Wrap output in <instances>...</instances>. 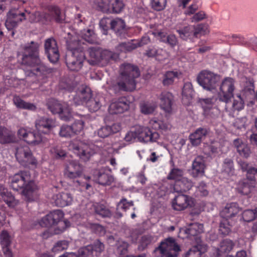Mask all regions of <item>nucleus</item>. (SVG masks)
<instances>
[{
    "label": "nucleus",
    "mask_w": 257,
    "mask_h": 257,
    "mask_svg": "<svg viewBox=\"0 0 257 257\" xmlns=\"http://www.w3.org/2000/svg\"><path fill=\"white\" fill-rule=\"evenodd\" d=\"M17 136L27 144L37 145L44 142V139L39 133L29 131L25 128H21L17 132Z\"/></svg>",
    "instance_id": "obj_13"
},
{
    "label": "nucleus",
    "mask_w": 257,
    "mask_h": 257,
    "mask_svg": "<svg viewBox=\"0 0 257 257\" xmlns=\"http://www.w3.org/2000/svg\"><path fill=\"white\" fill-rule=\"evenodd\" d=\"M244 107V101L240 94H237L235 97L233 98L231 107L229 108L232 111H239Z\"/></svg>",
    "instance_id": "obj_54"
},
{
    "label": "nucleus",
    "mask_w": 257,
    "mask_h": 257,
    "mask_svg": "<svg viewBox=\"0 0 257 257\" xmlns=\"http://www.w3.org/2000/svg\"><path fill=\"white\" fill-rule=\"evenodd\" d=\"M70 126L74 135L79 133L84 128V120L83 117H80V119H76L72 125Z\"/></svg>",
    "instance_id": "obj_57"
},
{
    "label": "nucleus",
    "mask_w": 257,
    "mask_h": 257,
    "mask_svg": "<svg viewBox=\"0 0 257 257\" xmlns=\"http://www.w3.org/2000/svg\"><path fill=\"white\" fill-rule=\"evenodd\" d=\"M110 28L117 36L121 37L126 32L124 21L119 18H116L111 21Z\"/></svg>",
    "instance_id": "obj_34"
},
{
    "label": "nucleus",
    "mask_w": 257,
    "mask_h": 257,
    "mask_svg": "<svg viewBox=\"0 0 257 257\" xmlns=\"http://www.w3.org/2000/svg\"><path fill=\"white\" fill-rule=\"evenodd\" d=\"M69 147L70 150L84 162L88 161L95 153L104 154L105 151L104 144L101 142L90 145L82 141L74 140L71 142Z\"/></svg>",
    "instance_id": "obj_3"
},
{
    "label": "nucleus",
    "mask_w": 257,
    "mask_h": 257,
    "mask_svg": "<svg viewBox=\"0 0 257 257\" xmlns=\"http://www.w3.org/2000/svg\"><path fill=\"white\" fill-rule=\"evenodd\" d=\"M0 195L2 196L4 201L9 205V207L14 208L16 205V201L15 196L11 193L9 192L5 188L2 191H0Z\"/></svg>",
    "instance_id": "obj_42"
},
{
    "label": "nucleus",
    "mask_w": 257,
    "mask_h": 257,
    "mask_svg": "<svg viewBox=\"0 0 257 257\" xmlns=\"http://www.w3.org/2000/svg\"><path fill=\"white\" fill-rule=\"evenodd\" d=\"M215 99L214 98H208L200 100V103L204 110V113L208 115L209 110L212 109Z\"/></svg>",
    "instance_id": "obj_53"
},
{
    "label": "nucleus",
    "mask_w": 257,
    "mask_h": 257,
    "mask_svg": "<svg viewBox=\"0 0 257 257\" xmlns=\"http://www.w3.org/2000/svg\"><path fill=\"white\" fill-rule=\"evenodd\" d=\"M87 51L89 56L96 61H99L100 59H103L102 55L104 52L101 53L99 49L94 47L89 48Z\"/></svg>",
    "instance_id": "obj_63"
},
{
    "label": "nucleus",
    "mask_w": 257,
    "mask_h": 257,
    "mask_svg": "<svg viewBox=\"0 0 257 257\" xmlns=\"http://www.w3.org/2000/svg\"><path fill=\"white\" fill-rule=\"evenodd\" d=\"M159 36L162 42L168 43L172 47L177 44V39L174 34L167 35L164 33L160 32L159 33Z\"/></svg>",
    "instance_id": "obj_47"
},
{
    "label": "nucleus",
    "mask_w": 257,
    "mask_h": 257,
    "mask_svg": "<svg viewBox=\"0 0 257 257\" xmlns=\"http://www.w3.org/2000/svg\"><path fill=\"white\" fill-rule=\"evenodd\" d=\"M182 94L183 99L186 98L189 101L193 94V86L191 82H186L184 83Z\"/></svg>",
    "instance_id": "obj_52"
},
{
    "label": "nucleus",
    "mask_w": 257,
    "mask_h": 257,
    "mask_svg": "<svg viewBox=\"0 0 257 257\" xmlns=\"http://www.w3.org/2000/svg\"><path fill=\"white\" fill-rule=\"evenodd\" d=\"M192 186V182L187 178L183 177L174 183L173 188L174 191L182 193L189 190Z\"/></svg>",
    "instance_id": "obj_31"
},
{
    "label": "nucleus",
    "mask_w": 257,
    "mask_h": 257,
    "mask_svg": "<svg viewBox=\"0 0 257 257\" xmlns=\"http://www.w3.org/2000/svg\"><path fill=\"white\" fill-rule=\"evenodd\" d=\"M234 80L230 77L225 78L220 86V91L217 94L216 100L224 102L225 103V108L226 111H229L227 105L233 97V91L235 89Z\"/></svg>",
    "instance_id": "obj_9"
},
{
    "label": "nucleus",
    "mask_w": 257,
    "mask_h": 257,
    "mask_svg": "<svg viewBox=\"0 0 257 257\" xmlns=\"http://www.w3.org/2000/svg\"><path fill=\"white\" fill-rule=\"evenodd\" d=\"M52 200L56 206L64 207L72 204L73 197L72 194L68 192H62L54 194L52 197Z\"/></svg>",
    "instance_id": "obj_23"
},
{
    "label": "nucleus",
    "mask_w": 257,
    "mask_h": 257,
    "mask_svg": "<svg viewBox=\"0 0 257 257\" xmlns=\"http://www.w3.org/2000/svg\"><path fill=\"white\" fill-rule=\"evenodd\" d=\"M149 126L153 129L161 132H166L169 130L170 125L157 117H154L149 121Z\"/></svg>",
    "instance_id": "obj_37"
},
{
    "label": "nucleus",
    "mask_w": 257,
    "mask_h": 257,
    "mask_svg": "<svg viewBox=\"0 0 257 257\" xmlns=\"http://www.w3.org/2000/svg\"><path fill=\"white\" fill-rule=\"evenodd\" d=\"M81 41L77 42L78 46L71 48V54H66L65 63L68 68L72 71H78L83 66L85 58V51L86 50V45L82 42L83 45L79 46Z\"/></svg>",
    "instance_id": "obj_5"
},
{
    "label": "nucleus",
    "mask_w": 257,
    "mask_h": 257,
    "mask_svg": "<svg viewBox=\"0 0 257 257\" xmlns=\"http://www.w3.org/2000/svg\"><path fill=\"white\" fill-rule=\"evenodd\" d=\"M0 195L2 196L4 201L9 205V207L14 208L16 205V201L15 196L11 193L9 192L5 188L2 191H0Z\"/></svg>",
    "instance_id": "obj_43"
},
{
    "label": "nucleus",
    "mask_w": 257,
    "mask_h": 257,
    "mask_svg": "<svg viewBox=\"0 0 257 257\" xmlns=\"http://www.w3.org/2000/svg\"><path fill=\"white\" fill-rule=\"evenodd\" d=\"M59 134L60 137L64 138L71 137L74 135L71 126L66 124L61 126Z\"/></svg>",
    "instance_id": "obj_62"
},
{
    "label": "nucleus",
    "mask_w": 257,
    "mask_h": 257,
    "mask_svg": "<svg viewBox=\"0 0 257 257\" xmlns=\"http://www.w3.org/2000/svg\"><path fill=\"white\" fill-rule=\"evenodd\" d=\"M220 77L210 71L202 70L198 75L197 81L204 89L211 91L219 84Z\"/></svg>",
    "instance_id": "obj_10"
},
{
    "label": "nucleus",
    "mask_w": 257,
    "mask_h": 257,
    "mask_svg": "<svg viewBox=\"0 0 257 257\" xmlns=\"http://www.w3.org/2000/svg\"><path fill=\"white\" fill-rule=\"evenodd\" d=\"M110 11L108 12L113 13H120L124 7L123 2L121 0H109Z\"/></svg>",
    "instance_id": "obj_48"
},
{
    "label": "nucleus",
    "mask_w": 257,
    "mask_h": 257,
    "mask_svg": "<svg viewBox=\"0 0 257 257\" xmlns=\"http://www.w3.org/2000/svg\"><path fill=\"white\" fill-rule=\"evenodd\" d=\"M137 133L139 140L144 143L155 142L160 137L158 133L152 132L149 127H140Z\"/></svg>",
    "instance_id": "obj_17"
},
{
    "label": "nucleus",
    "mask_w": 257,
    "mask_h": 257,
    "mask_svg": "<svg viewBox=\"0 0 257 257\" xmlns=\"http://www.w3.org/2000/svg\"><path fill=\"white\" fill-rule=\"evenodd\" d=\"M5 25L10 35L14 37L16 27V9L15 8L11 9L7 13Z\"/></svg>",
    "instance_id": "obj_28"
},
{
    "label": "nucleus",
    "mask_w": 257,
    "mask_h": 257,
    "mask_svg": "<svg viewBox=\"0 0 257 257\" xmlns=\"http://www.w3.org/2000/svg\"><path fill=\"white\" fill-rule=\"evenodd\" d=\"M1 244L3 249L5 248H10L11 240L10 236L8 232L6 230H3L0 234Z\"/></svg>",
    "instance_id": "obj_55"
},
{
    "label": "nucleus",
    "mask_w": 257,
    "mask_h": 257,
    "mask_svg": "<svg viewBox=\"0 0 257 257\" xmlns=\"http://www.w3.org/2000/svg\"><path fill=\"white\" fill-rule=\"evenodd\" d=\"M92 209L98 215L103 218H109L111 213L110 210L103 204L94 203L92 206Z\"/></svg>",
    "instance_id": "obj_39"
},
{
    "label": "nucleus",
    "mask_w": 257,
    "mask_h": 257,
    "mask_svg": "<svg viewBox=\"0 0 257 257\" xmlns=\"http://www.w3.org/2000/svg\"><path fill=\"white\" fill-rule=\"evenodd\" d=\"M138 47V43L137 40H132L127 42H123L119 44L117 47V50L120 52H130Z\"/></svg>",
    "instance_id": "obj_40"
},
{
    "label": "nucleus",
    "mask_w": 257,
    "mask_h": 257,
    "mask_svg": "<svg viewBox=\"0 0 257 257\" xmlns=\"http://www.w3.org/2000/svg\"><path fill=\"white\" fill-rule=\"evenodd\" d=\"M120 129L121 125L119 123H113L111 125H106L101 127L98 131V135L102 138H106L111 134L117 133Z\"/></svg>",
    "instance_id": "obj_32"
},
{
    "label": "nucleus",
    "mask_w": 257,
    "mask_h": 257,
    "mask_svg": "<svg viewBox=\"0 0 257 257\" xmlns=\"http://www.w3.org/2000/svg\"><path fill=\"white\" fill-rule=\"evenodd\" d=\"M196 239V244H194L183 257H201L202 253L207 250V246L202 243L201 239L198 237Z\"/></svg>",
    "instance_id": "obj_25"
},
{
    "label": "nucleus",
    "mask_w": 257,
    "mask_h": 257,
    "mask_svg": "<svg viewBox=\"0 0 257 257\" xmlns=\"http://www.w3.org/2000/svg\"><path fill=\"white\" fill-rule=\"evenodd\" d=\"M180 250V246L175 239L168 237L161 242L154 250V254L156 257H176Z\"/></svg>",
    "instance_id": "obj_8"
},
{
    "label": "nucleus",
    "mask_w": 257,
    "mask_h": 257,
    "mask_svg": "<svg viewBox=\"0 0 257 257\" xmlns=\"http://www.w3.org/2000/svg\"><path fill=\"white\" fill-rule=\"evenodd\" d=\"M92 249V247L90 245L80 248L76 253L77 257H89L92 255L93 254L91 251Z\"/></svg>",
    "instance_id": "obj_64"
},
{
    "label": "nucleus",
    "mask_w": 257,
    "mask_h": 257,
    "mask_svg": "<svg viewBox=\"0 0 257 257\" xmlns=\"http://www.w3.org/2000/svg\"><path fill=\"white\" fill-rule=\"evenodd\" d=\"M194 204V200L192 197L183 194H179L175 196L172 201L173 208L177 211H182L188 207H192Z\"/></svg>",
    "instance_id": "obj_15"
},
{
    "label": "nucleus",
    "mask_w": 257,
    "mask_h": 257,
    "mask_svg": "<svg viewBox=\"0 0 257 257\" xmlns=\"http://www.w3.org/2000/svg\"><path fill=\"white\" fill-rule=\"evenodd\" d=\"M94 3L100 11L105 13L110 11L109 0H95Z\"/></svg>",
    "instance_id": "obj_58"
},
{
    "label": "nucleus",
    "mask_w": 257,
    "mask_h": 257,
    "mask_svg": "<svg viewBox=\"0 0 257 257\" xmlns=\"http://www.w3.org/2000/svg\"><path fill=\"white\" fill-rule=\"evenodd\" d=\"M256 176L247 177L238 182L236 189L242 195H247L254 189Z\"/></svg>",
    "instance_id": "obj_18"
},
{
    "label": "nucleus",
    "mask_w": 257,
    "mask_h": 257,
    "mask_svg": "<svg viewBox=\"0 0 257 257\" xmlns=\"http://www.w3.org/2000/svg\"><path fill=\"white\" fill-rule=\"evenodd\" d=\"M183 177V171L175 168L172 169L167 176L168 180H174L175 182Z\"/></svg>",
    "instance_id": "obj_51"
},
{
    "label": "nucleus",
    "mask_w": 257,
    "mask_h": 257,
    "mask_svg": "<svg viewBox=\"0 0 257 257\" xmlns=\"http://www.w3.org/2000/svg\"><path fill=\"white\" fill-rule=\"evenodd\" d=\"M234 246V243L230 239H224L220 242V247L218 248V254L230 251Z\"/></svg>",
    "instance_id": "obj_50"
},
{
    "label": "nucleus",
    "mask_w": 257,
    "mask_h": 257,
    "mask_svg": "<svg viewBox=\"0 0 257 257\" xmlns=\"http://www.w3.org/2000/svg\"><path fill=\"white\" fill-rule=\"evenodd\" d=\"M62 211L57 209L50 212L38 222V225H57L64 217Z\"/></svg>",
    "instance_id": "obj_19"
},
{
    "label": "nucleus",
    "mask_w": 257,
    "mask_h": 257,
    "mask_svg": "<svg viewBox=\"0 0 257 257\" xmlns=\"http://www.w3.org/2000/svg\"><path fill=\"white\" fill-rule=\"evenodd\" d=\"M50 152L53 157L55 159H62L64 158L66 155L65 151L62 149L60 146H55L52 147L50 150Z\"/></svg>",
    "instance_id": "obj_59"
},
{
    "label": "nucleus",
    "mask_w": 257,
    "mask_h": 257,
    "mask_svg": "<svg viewBox=\"0 0 257 257\" xmlns=\"http://www.w3.org/2000/svg\"><path fill=\"white\" fill-rule=\"evenodd\" d=\"M65 228L62 226V228L58 226H49L46 230L42 234V236L44 239H47L54 234H58L64 231Z\"/></svg>",
    "instance_id": "obj_46"
},
{
    "label": "nucleus",
    "mask_w": 257,
    "mask_h": 257,
    "mask_svg": "<svg viewBox=\"0 0 257 257\" xmlns=\"http://www.w3.org/2000/svg\"><path fill=\"white\" fill-rule=\"evenodd\" d=\"M208 133L207 129L199 127L189 136V140L193 146L199 145L202 141L203 137H205Z\"/></svg>",
    "instance_id": "obj_35"
},
{
    "label": "nucleus",
    "mask_w": 257,
    "mask_h": 257,
    "mask_svg": "<svg viewBox=\"0 0 257 257\" xmlns=\"http://www.w3.org/2000/svg\"><path fill=\"white\" fill-rule=\"evenodd\" d=\"M46 18L50 21H55L57 23H61L63 21L61 10L59 7L55 5H50L47 7Z\"/></svg>",
    "instance_id": "obj_30"
},
{
    "label": "nucleus",
    "mask_w": 257,
    "mask_h": 257,
    "mask_svg": "<svg viewBox=\"0 0 257 257\" xmlns=\"http://www.w3.org/2000/svg\"><path fill=\"white\" fill-rule=\"evenodd\" d=\"M120 80L117 83L120 90L133 91L136 86V78L140 75L137 66L129 63H124L120 67Z\"/></svg>",
    "instance_id": "obj_4"
},
{
    "label": "nucleus",
    "mask_w": 257,
    "mask_h": 257,
    "mask_svg": "<svg viewBox=\"0 0 257 257\" xmlns=\"http://www.w3.org/2000/svg\"><path fill=\"white\" fill-rule=\"evenodd\" d=\"M205 162L202 156H197L192 165L191 175L193 177L202 176L204 175Z\"/></svg>",
    "instance_id": "obj_27"
},
{
    "label": "nucleus",
    "mask_w": 257,
    "mask_h": 257,
    "mask_svg": "<svg viewBox=\"0 0 257 257\" xmlns=\"http://www.w3.org/2000/svg\"><path fill=\"white\" fill-rule=\"evenodd\" d=\"M242 218L244 221L249 222L254 220V225H257V207L254 210L248 209L244 210L242 214Z\"/></svg>",
    "instance_id": "obj_45"
},
{
    "label": "nucleus",
    "mask_w": 257,
    "mask_h": 257,
    "mask_svg": "<svg viewBox=\"0 0 257 257\" xmlns=\"http://www.w3.org/2000/svg\"><path fill=\"white\" fill-rule=\"evenodd\" d=\"M178 77V73L171 71H167L163 76L162 83L164 86L172 85L175 78Z\"/></svg>",
    "instance_id": "obj_49"
},
{
    "label": "nucleus",
    "mask_w": 257,
    "mask_h": 257,
    "mask_svg": "<svg viewBox=\"0 0 257 257\" xmlns=\"http://www.w3.org/2000/svg\"><path fill=\"white\" fill-rule=\"evenodd\" d=\"M156 108L155 103L149 101H143L140 103V111L146 115L152 114Z\"/></svg>",
    "instance_id": "obj_41"
},
{
    "label": "nucleus",
    "mask_w": 257,
    "mask_h": 257,
    "mask_svg": "<svg viewBox=\"0 0 257 257\" xmlns=\"http://www.w3.org/2000/svg\"><path fill=\"white\" fill-rule=\"evenodd\" d=\"M239 164L243 172H246V177L250 178L252 176L257 177V168L250 166L244 161H240Z\"/></svg>",
    "instance_id": "obj_44"
},
{
    "label": "nucleus",
    "mask_w": 257,
    "mask_h": 257,
    "mask_svg": "<svg viewBox=\"0 0 257 257\" xmlns=\"http://www.w3.org/2000/svg\"><path fill=\"white\" fill-rule=\"evenodd\" d=\"M83 172V166L76 161H72L66 166L64 174L66 177L72 180L74 186L83 191L91 187L89 183L91 177L85 175Z\"/></svg>",
    "instance_id": "obj_2"
},
{
    "label": "nucleus",
    "mask_w": 257,
    "mask_h": 257,
    "mask_svg": "<svg viewBox=\"0 0 257 257\" xmlns=\"http://www.w3.org/2000/svg\"><path fill=\"white\" fill-rule=\"evenodd\" d=\"M22 155L24 157L23 165L29 168H36L38 162L36 159L33 156L32 153L28 147L23 148L17 147V155Z\"/></svg>",
    "instance_id": "obj_21"
},
{
    "label": "nucleus",
    "mask_w": 257,
    "mask_h": 257,
    "mask_svg": "<svg viewBox=\"0 0 257 257\" xmlns=\"http://www.w3.org/2000/svg\"><path fill=\"white\" fill-rule=\"evenodd\" d=\"M17 108L34 111L36 109V106L32 103L26 102L17 98Z\"/></svg>",
    "instance_id": "obj_61"
},
{
    "label": "nucleus",
    "mask_w": 257,
    "mask_h": 257,
    "mask_svg": "<svg viewBox=\"0 0 257 257\" xmlns=\"http://www.w3.org/2000/svg\"><path fill=\"white\" fill-rule=\"evenodd\" d=\"M45 54L52 63L58 62L60 53L56 41L53 38L46 39L44 44Z\"/></svg>",
    "instance_id": "obj_12"
},
{
    "label": "nucleus",
    "mask_w": 257,
    "mask_h": 257,
    "mask_svg": "<svg viewBox=\"0 0 257 257\" xmlns=\"http://www.w3.org/2000/svg\"><path fill=\"white\" fill-rule=\"evenodd\" d=\"M157 240L156 236H153L150 235H144L141 238L140 242V248L142 249L147 247L149 245L153 244Z\"/></svg>",
    "instance_id": "obj_56"
},
{
    "label": "nucleus",
    "mask_w": 257,
    "mask_h": 257,
    "mask_svg": "<svg viewBox=\"0 0 257 257\" xmlns=\"http://www.w3.org/2000/svg\"><path fill=\"white\" fill-rule=\"evenodd\" d=\"M240 211V208L237 203H227L220 212V216L226 219L235 216Z\"/></svg>",
    "instance_id": "obj_29"
},
{
    "label": "nucleus",
    "mask_w": 257,
    "mask_h": 257,
    "mask_svg": "<svg viewBox=\"0 0 257 257\" xmlns=\"http://www.w3.org/2000/svg\"><path fill=\"white\" fill-rule=\"evenodd\" d=\"M81 37L83 40L89 43H93L95 41L94 33L90 29L84 30L81 32Z\"/></svg>",
    "instance_id": "obj_60"
},
{
    "label": "nucleus",
    "mask_w": 257,
    "mask_h": 257,
    "mask_svg": "<svg viewBox=\"0 0 257 257\" xmlns=\"http://www.w3.org/2000/svg\"><path fill=\"white\" fill-rule=\"evenodd\" d=\"M17 186L22 188V194L28 201L33 200V195L37 189L35 182L31 180L29 171H21L17 173Z\"/></svg>",
    "instance_id": "obj_7"
},
{
    "label": "nucleus",
    "mask_w": 257,
    "mask_h": 257,
    "mask_svg": "<svg viewBox=\"0 0 257 257\" xmlns=\"http://www.w3.org/2000/svg\"><path fill=\"white\" fill-rule=\"evenodd\" d=\"M203 226H184L179 229V235L182 238H189L194 240V244H196V238L197 237L201 239L199 234L203 232Z\"/></svg>",
    "instance_id": "obj_16"
},
{
    "label": "nucleus",
    "mask_w": 257,
    "mask_h": 257,
    "mask_svg": "<svg viewBox=\"0 0 257 257\" xmlns=\"http://www.w3.org/2000/svg\"><path fill=\"white\" fill-rule=\"evenodd\" d=\"M129 106L130 101L127 98L125 97H120L110 104L108 111L111 114L121 113L128 109Z\"/></svg>",
    "instance_id": "obj_22"
},
{
    "label": "nucleus",
    "mask_w": 257,
    "mask_h": 257,
    "mask_svg": "<svg viewBox=\"0 0 257 257\" xmlns=\"http://www.w3.org/2000/svg\"><path fill=\"white\" fill-rule=\"evenodd\" d=\"M107 242L110 245L115 247V252L116 254L123 255L127 252L128 244L119 238L117 235L108 236Z\"/></svg>",
    "instance_id": "obj_20"
},
{
    "label": "nucleus",
    "mask_w": 257,
    "mask_h": 257,
    "mask_svg": "<svg viewBox=\"0 0 257 257\" xmlns=\"http://www.w3.org/2000/svg\"><path fill=\"white\" fill-rule=\"evenodd\" d=\"M39 44L31 41L24 46V54L22 63L31 67L30 71L34 75L47 77L53 72V69L49 68L43 63L39 56Z\"/></svg>",
    "instance_id": "obj_1"
},
{
    "label": "nucleus",
    "mask_w": 257,
    "mask_h": 257,
    "mask_svg": "<svg viewBox=\"0 0 257 257\" xmlns=\"http://www.w3.org/2000/svg\"><path fill=\"white\" fill-rule=\"evenodd\" d=\"M233 145L240 156L245 158H247L249 156L250 150L249 147L243 143L240 139H235L233 141Z\"/></svg>",
    "instance_id": "obj_36"
},
{
    "label": "nucleus",
    "mask_w": 257,
    "mask_h": 257,
    "mask_svg": "<svg viewBox=\"0 0 257 257\" xmlns=\"http://www.w3.org/2000/svg\"><path fill=\"white\" fill-rule=\"evenodd\" d=\"M15 140V133L5 126H0V143H11L14 142Z\"/></svg>",
    "instance_id": "obj_33"
},
{
    "label": "nucleus",
    "mask_w": 257,
    "mask_h": 257,
    "mask_svg": "<svg viewBox=\"0 0 257 257\" xmlns=\"http://www.w3.org/2000/svg\"><path fill=\"white\" fill-rule=\"evenodd\" d=\"M47 105L50 111L53 114H58L62 120L69 121L72 117L71 109L66 103H61L58 100L51 98Z\"/></svg>",
    "instance_id": "obj_11"
},
{
    "label": "nucleus",
    "mask_w": 257,
    "mask_h": 257,
    "mask_svg": "<svg viewBox=\"0 0 257 257\" xmlns=\"http://www.w3.org/2000/svg\"><path fill=\"white\" fill-rule=\"evenodd\" d=\"M159 99L161 109L166 112H171L174 102V96L172 94L168 91H163L160 94Z\"/></svg>",
    "instance_id": "obj_24"
},
{
    "label": "nucleus",
    "mask_w": 257,
    "mask_h": 257,
    "mask_svg": "<svg viewBox=\"0 0 257 257\" xmlns=\"http://www.w3.org/2000/svg\"><path fill=\"white\" fill-rule=\"evenodd\" d=\"M93 176L94 180L102 186L110 185L113 181V177L103 170L96 171Z\"/></svg>",
    "instance_id": "obj_26"
},
{
    "label": "nucleus",
    "mask_w": 257,
    "mask_h": 257,
    "mask_svg": "<svg viewBox=\"0 0 257 257\" xmlns=\"http://www.w3.org/2000/svg\"><path fill=\"white\" fill-rule=\"evenodd\" d=\"M57 126L55 119L46 116L38 118L35 121V127L38 131L44 134H49L53 132Z\"/></svg>",
    "instance_id": "obj_14"
},
{
    "label": "nucleus",
    "mask_w": 257,
    "mask_h": 257,
    "mask_svg": "<svg viewBox=\"0 0 257 257\" xmlns=\"http://www.w3.org/2000/svg\"><path fill=\"white\" fill-rule=\"evenodd\" d=\"M194 31V27L192 26H186L183 29L177 30L180 38L186 41L192 40L195 38Z\"/></svg>",
    "instance_id": "obj_38"
},
{
    "label": "nucleus",
    "mask_w": 257,
    "mask_h": 257,
    "mask_svg": "<svg viewBox=\"0 0 257 257\" xmlns=\"http://www.w3.org/2000/svg\"><path fill=\"white\" fill-rule=\"evenodd\" d=\"M102 99L99 96L93 97L89 88H86L77 93L74 102L76 105H85L90 112H96L102 106Z\"/></svg>",
    "instance_id": "obj_6"
}]
</instances>
